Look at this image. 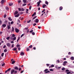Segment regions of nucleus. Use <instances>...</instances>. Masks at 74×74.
<instances>
[{
    "mask_svg": "<svg viewBox=\"0 0 74 74\" xmlns=\"http://www.w3.org/2000/svg\"><path fill=\"white\" fill-rule=\"evenodd\" d=\"M14 73V74H16V73H17V71H15V70H14V69H12L11 71V74H13Z\"/></svg>",
    "mask_w": 74,
    "mask_h": 74,
    "instance_id": "f257e3e1",
    "label": "nucleus"
},
{
    "mask_svg": "<svg viewBox=\"0 0 74 74\" xmlns=\"http://www.w3.org/2000/svg\"><path fill=\"white\" fill-rule=\"evenodd\" d=\"M15 30L16 33H18L19 32V30L18 28H15Z\"/></svg>",
    "mask_w": 74,
    "mask_h": 74,
    "instance_id": "f03ea898",
    "label": "nucleus"
},
{
    "mask_svg": "<svg viewBox=\"0 0 74 74\" xmlns=\"http://www.w3.org/2000/svg\"><path fill=\"white\" fill-rule=\"evenodd\" d=\"M4 2H5V1L4 0H2L1 1V3L2 4H3Z\"/></svg>",
    "mask_w": 74,
    "mask_h": 74,
    "instance_id": "7ed1b4c3",
    "label": "nucleus"
},
{
    "mask_svg": "<svg viewBox=\"0 0 74 74\" xmlns=\"http://www.w3.org/2000/svg\"><path fill=\"white\" fill-rule=\"evenodd\" d=\"M45 7H47L46 5L44 4L42 5V8H45Z\"/></svg>",
    "mask_w": 74,
    "mask_h": 74,
    "instance_id": "20e7f679",
    "label": "nucleus"
},
{
    "mask_svg": "<svg viewBox=\"0 0 74 74\" xmlns=\"http://www.w3.org/2000/svg\"><path fill=\"white\" fill-rule=\"evenodd\" d=\"M25 55V53H23V52H21L20 53V55L21 56H22L23 55Z\"/></svg>",
    "mask_w": 74,
    "mask_h": 74,
    "instance_id": "39448f33",
    "label": "nucleus"
},
{
    "mask_svg": "<svg viewBox=\"0 0 74 74\" xmlns=\"http://www.w3.org/2000/svg\"><path fill=\"white\" fill-rule=\"evenodd\" d=\"M38 21H39V20L37 18L35 20V22L36 23H38Z\"/></svg>",
    "mask_w": 74,
    "mask_h": 74,
    "instance_id": "423d86ee",
    "label": "nucleus"
},
{
    "mask_svg": "<svg viewBox=\"0 0 74 74\" xmlns=\"http://www.w3.org/2000/svg\"><path fill=\"white\" fill-rule=\"evenodd\" d=\"M70 59L71 60H74V58L72 56L70 58Z\"/></svg>",
    "mask_w": 74,
    "mask_h": 74,
    "instance_id": "0eeeda50",
    "label": "nucleus"
},
{
    "mask_svg": "<svg viewBox=\"0 0 74 74\" xmlns=\"http://www.w3.org/2000/svg\"><path fill=\"white\" fill-rule=\"evenodd\" d=\"M6 45L8 47H10V43H8Z\"/></svg>",
    "mask_w": 74,
    "mask_h": 74,
    "instance_id": "6e6552de",
    "label": "nucleus"
},
{
    "mask_svg": "<svg viewBox=\"0 0 74 74\" xmlns=\"http://www.w3.org/2000/svg\"><path fill=\"white\" fill-rule=\"evenodd\" d=\"M36 15V12H34V13L32 15V16H35Z\"/></svg>",
    "mask_w": 74,
    "mask_h": 74,
    "instance_id": "1a4fd4ad",
    "label": "nucleus"
},
{
    "mask_svg": "<svg viewBox=\"0 0 74 74\" xmlns=\"http://www.w3.org/2000/svg\"><path fill=\"white\" fill-rule=\"evenodd\" d=\"M37 4H38L37 6L38 7H40V2H37Z\"/></svg>",
    "mask_w": 74,
    "mask_h": 74,
    "instance_id": "9d476101",
    "label": "nucleus"
},
{
    "mask_svg": "<svg viewBox=\"0 0 74 74\" xmlns=\"http://www.w3.org/2000/svg\"><path fill=\"white\" fill-rule=\"evenodd\" d=\"M8 19H9V21H12V19L11 18V17H9L8 18Z\"/></svg>",
    "mask_w": 74,
    "mask_h": 74,
    "instance_id": "9b49d317",
    "label": "nucleus"
},
{
    "mask_svg": "<svg viewBox=\"0 0 74 74\" xmlns=\"http://www.w3.org/2000/svg\"><path fill=\"white\" fill-rule=\"evenodd\" d=\"M16 49H17V48H16V47H14V49H12V50H13V51H16Z\"/></svg>",
    "mask_w": 74,
    "mask_h": 74,
    "instance_id": "f8f14e48",
    "label": "nucleus"
},
{
    "mask_svg": "<svg viewBox=\"0 0 74 74\" xmlns=\"http://www.w3.org/2000/svg\"><path fill=\"white\" fill-rule=\"evenodd\" d=\"M62 9H63V7L61 6L60 7V11L62 10Z\"/></svg>",
    "mask_w": 74,
    "mask_h": 74,
    "instance_id": "ddd939ff",
    "label": "nucleus"
},
{
    "mask_svg": "<svg viewBox=\"0 0 74 74\" xmlns=\"http://www.w3.org/2000/svg\"><path fill=\"white\" fill-rule=\"evenodd\" d=\"M26 0H23V1L24 3V4H25V3H26Z\"/></svg>",
    "mask_w": 74,
    "mask_h": 74,
    "instance_id": "4468645a",
    "label": "nucleus"
},
{
    "mask_svg": "<svg viewBox=\"0 0 74 74\" xmlns=\"http://www.w3.org/2000/svg\"><path fill=\"white\" fill-rule=\"evenodd\" d=\"M18 13V12L17 11H15V12H14V15H16Z\"/></svg>",
    "mask_w": 74,
    "mask_h": 74,
    "instance_id": "2eb2a0df",
    "label": "nucleus"
},
{
    "mask_svg": "<svg viewBox=\"0 0 74 74\" xmlns=\"http://www.w3.org/2000/svg\"><path fill=\"white\" fill-rule=\"evenodd\" d=\"M36 18H37V16H35L34 17H33V18L32 19V20L33 21L34 19H36Z\"/></svg>",
    "mask_w": 74,
    "mask_h": 74,
    "instance_id": "dca6fc26",
    "label": "nucleus"
},
{
    "mask_svg": "<svg viewBox=\"0 0 74 74\" xmlns=\"http://www.w3.org/2000/svg\"><path fill=\"white\" fill-rule=\"evenodd\" d=\"M12 32H14V28L13 27H12Z\"/></svg>",
    "mask_w": 74,
    "mask_h": 74,
    "instance_id": "f3484780",
    "label": "nucleus"
},
{
    "mask_svg": "<svg viewBox=\"0 0 74 74\" xmlns=\"http://www.w3.org/2000/svg\"><path fill=\"white\" fill-rule=\"evenodd\" d=\"M10 6H11V5H13V3H10L9 4Z\"/></svg>",
    "mask_w": 74,
    "mask_h": 74,
    "instance_id": "a211bd4d",
    "label": "nucleus"
},
{
    "mask_svg": "<svg viewBox=\"0 0 74 74\" xmlns=\"http://www.w3.org/2000/svg\"><path fill=\"white\" fill-rule=\"evenodd\" d=\"M2 26L4 27H6V25L5 24H3Z\"/></svg>",
    "mask_w": 74,
    "mask_h": 74,
    "instance_id": "6ab92c4d",
    "label": "nucleus"
},
{
    "mask_svg": "<svg viewBox=\"0 0 74 74\" xmlns=\"http://www.w3.org/2000/svg\"><path fill=\"white\" fill-rule=\"evenodd\" d=\"M19 16V14H18L16 15L15 16V17H18Z\"/></svg>",
    "mask_w": 74,
    "mask_h": 74,
    "instance_id": "aec40b11",
    "label": "nucleus"
},
{
    "mask_svg": "<svg viewBox=\"0 0 74 74\" xmlns=\"http://www.w3.org/2000/svg\"><path fill=\"white\" fill-rule=\"evenodd\" d=\"M15 70H18V68L17 67H15Z\"/></svg>",
    "mask_w": 74,
    "mask_h": 74,
    "instance_id": "412c9836",
    "label": "nucleus"
},
{
    "mask_svg": "<svg viewBox=\"0 0 74 74\" xmlns=\"http://www.w3.org/2000/svg\"><path fill=\"white\" fill-rule=\"evenodd\" d=\"M16 39V37H14L13 38V41H15Z\"/></svg>",
    "mask_w": 74,
    "mask_h": 74,
    "instance_id": "4be33fe9",
    "label": "nucleus"
},
{
    "mask_svg": "<svg viewBox=\"0 0 74 74\" xmlns=\"http://www.w3.org/2000/svg\"><path fill=\"white\" fill-rule=\"evenodd\" d=\"M11 29V27H10V26H8V29L9 30V29Z\"/></svg>",
    "mask_w": 74,
    "mask_h": 74,
    "instance_id": "5701e85b",
    "label": "nucleus"
},
{
    "mask_svg": "<svg viewBox=\"0 0 74 74\" xmlns=\"http://www.w3.org/2000/svg\"><path fill=\"white\" fill-rule=\"evenodd\" d=\"M20 39V37H18V39L17 40V42H18V41H19V40Z\"/></svg>",
    "mask_w": 74,
    "mask_h": 74,
    "instance_id": "b1692460",
    "label": "nucleus"
},
{
    "mask_svg": "<svg viewBox=\"0 0 74 74\" xmlns=\"http://www.w3.org/2000/svg\"><path fill=\"white\" fill-rule=\"evenodd\" d=\"M15 63V61H13L12 62V64H14Z\"/></svg>",
    "mask_w": 74,
    "mask_h": 74,
    "instance_id": "393cba45",
    "label": "nucleus"
},
{
    "mask_svg": "<svg viewBox=\"0 0 74 74\" xmlns=\"http://www.w3.org/2000/svg\"><path fill=\"white\" fill-rule=\"evenodd\" d=\"M32 47H33V45H31L29 46V48H32Z\"/></svg>",
    "mask_w": 74,
    "mask_h": 74,
    "instance_id": "a878e982",
    "label": "nucleus"
},
{
    "mask_svg": "<svg viewBox=\"0 0 74 74\" xmlns=\"http://www.w3.org/2000/svg\"><path fill=\"white\" fill-rule=\"evenodd\" d=\"M21 11H25V9H23V8H21Z\"/></svg>",
    "mask_w": 74,
    "mask_h": 74,
    "instance_id": "bb28decb",
    "label": "nucleus"
},
{
    "mask_svg": "<svg viewBox=\"0 0 74 74\" xmlns=\"http://www.w3.org/2000/svg\"><path fill=\"white\" fill-rule=\"evenodd\" d=\"M10 70H11V68H10L8 69L7 70V71H10Z\"/></svg>",
    "mask_w": 74,
    "mask_h": 74,
    "instance_id": "cd10ccee",
    "label": "nucleus"
},
{
    "mask_svg": "<svg viewBox=\"0 0 74 74\" xmlns=\"http://www.w3.org/2000/svg\"><path fill=\"white\" fill-rule=\"evenodd\" d=\"M48 70V69H46L44 70L45 72H47Z\"/></svg>",
    "mask_w": 74,
    "mask_h": 74,
    "instance_id": "c85d7f7f",
    "label": "nucleus"
},
{
    "mask_svg": "<svg viewBox=\"0 0 74 74\" xmlns=\"http://www.w3.org/2000/svg\"><path fill=\"white\" fill-rule=\"evenodd\" d=\"M18 70L19 71H21L22 70V68H18Z\"/></svg>",
    "mask_w": 74,
    "mask_h": 74,
    "instance_id": "c756f323",
    "label": "nucleus"
},
{
    "mask_svg": "<svg viewBox=\"0 0 74 74\" xmlns=\"http://www.w3.org/2000/svg\"><path fill=\"white\" fill-rule=\"evenodd\" d=\"M25 5H26V3H25L24 4H23L22 5V6H23V7L24 6H25Z\"/></svg>",
    "mask_w": 74,
    "mask_h": 74,
    "instance_id": "7c9ffc66",
    "label": "nucleus"
},
{
    "mask_svg": "<svg viewBox=\"0 0 74 74\" xmlns=\"http://www.w3.org/2000/svg\"><path fill=\"white\" fill-rule=\"evenodd\" d=\"M4 53H3L1 54V56H2V57H3V56H4Z\"/></svg>",
    "mask_w": 74,
    "mask_h": 74,
    "instance_id": "2f4dec72",
    "label": "nucleus"
},
{
    "mask_svg": "<svg viewBox=\"0 0 74 74\" xmlns=\"http://www.w3.org/2000/svg\"><path fill=\"white\" fill-rule=\"evenodd\" d=\"M18 3H21V0H19L18 1Z\"/></svg>",
    "mask_w": 74,
    "mask_h": 74,
    "instance_id": "473e14b6",
    "label": "nucleus"
},
{
    "mask_svg": "<svg viewBox=\"0 0 74 74\" xmlns=\"http://www.w3.org/2000/svg\"><path fill=\"white\" fill-rule=\"evenodd\" d=\"M6 16H7V15H6V14H5L4 15V18H6Z\"/></svg>",
    "mask_w": 74,
    "mask_h": 74,
    "instance_id": "72a5a7b5",
    "label": "nucleus"
},
{
    "mask_svg": "<svg viewBox=\"0 0 74 74\" xmlns=\"http://www.w3.org/2000/svg\"><path fill=\"white\" fill-rule=\"evenodd\" d=\"M6 9L7 10H9V8H8V7H6Z\"/></svg>",
    "mask_w": 74,
    "mask_h": 74,
    "instance_id": "f704fd0d",
    "label": "nucleus"
},
{
    "mask_svg": "<svg viewBox=\"0 0 74 74\" xmlns=\"http://www.w3.org/2000/svg\"><path fill=\"white\" fill-rule=\"evenodd\" d=\"M45 4H47V5H48V2L47 1H46L45 2Z\"/></svg>",
    "mask_w": 74,
    "mask_h": 74,
    "instance_id": "c9c22d12",
    "label": "nucleus"
},
{
    "mask_svg": "<svg viewBox=\"0 0 74 74\" xmlns=\"http://www.w3.org/2000/svg\"><path fill=\"white\" fill-rule=\"evenodd\" d=\"M7 49H5L4 51V52H7Z\"/></svg>",
    "mask_w": 74,
    "mask_h": 74,
    "instance_id": "e433bc0d",
    "label": "nucleus"
},
{
    "mask_svg": "<svg viewBox=\"0 0 74 74\" xmlns=\"http://www.w3.org/2000/svg\"><path fill=\"white\" fill-rule=\"evenodd\" d=\"M50 73V71H48L45 72V73Z\"/></svg>",
    "mask_w": 74,
    "mask_h": 74,
    "instance_id": "4c0bfd02",
    "label": "nucleus"
},
{
    "mask_svg": "<svg viewBox=\"0 0 74 74\" xmlns=\"http://www.w3.org/2000/svg\"><path fill=\"white\" fill-rule=\"evenodd\" d=\"M10 36L7 37L6 38V39L8 40H9V38H10Z\"/></svg>",
    "mask_w": 74,
    "mask_h": 74,
    "instance_id": "58836bf2",
    "label": "nucleus"
},
{
    "mask_svg": "<svg viewBox=\"0 0 74 74\" xmlns=\"http://www.w3.org/2000/svg\"><path fill=\"white\" fill-rule=\"evenodd\" d=\"M55 67L54 65L52 64L51 66V67Z\"/></svg>",
    "mask_w": 74,
    "mask_h": 74,
    "instance_id": "ea45409f",
    "label": "nucleus"
},
{
    "mask_svg": "<svg viewBox=\"0 0 74 74\" xmlns=\"http://www.w3.org/2000/svg\"><path fill=\"white\" fill-rule=\"evenodd\" d=\"M12 37H15V34H13Z\"/></svg>",
    "mask_w": 74,
    "mask_h": 74,
    "instance_id": "a19ab883",
    "label": "nucleus"
},
{
    "mask_svg": "<svg viewBox=\"0 0 74 74\" xmlns=\"http://www.w3.org/2000/svg\"><path fill=\"white\" fill-rule=\"evenodd\" d=\"M16 47L17 48H18V47H20V45H17Z\"/></svg>",
    "mask_w": 74,
    "mask_h": 74,
    "instance_id": "79ce46f5",
    "label": "nucleus"
},
{
    "mask_svg": "<svg viewBox=\"0 0 74 74\" xmlns=\"http://www.w3.org/2000/svg\"><path fill=\"white\" fill-rule=\"evenodd\" d=\"M31 21V20H29V21H27V23H30V22Z\"/></svg>",
    "mask_w": 74,
    "mask_h": 74,
    "instance_id": "37998d69",
    "label": "nucleus"
},
{
    "mask_svg": "<svg viewBox=\"0 0 74 74\" xmlns=\"http://www.w3.org/2000/svg\"><path fill=\"white\" fill-rule=\"evenodd\" d=\"M32 34L33 35H35V33H34V32H32Z\"/></svg>",
    "mask_w": 74,
    "mask_h": 74,
    "instance_id": "c03bdc74",
    "label": "nucleus"
},
{
    "mask_svg": "<svg viewBox=\"0 0 74 74\" xmlns=\"http://www.w3.org/2000/svg\"><path fill=\"white\" fill-rule=\"evenodd\" d=\"M32 8V6H30L29 7V10H31V9Z\"/></svg>",
    "mask_w": 74,
    "mask_h": 74,
    "instance_id": "a18cd8bd",
    "label": "nucleus"
},
{
    "mask_svg": "<svg viewBox=\"0 0 74 74\" xmlns=\"http://www.w3.org/2000/svg\"><path fill=\"white\" fill-rule=\"evenodd\" d=\"M64 70H65V68L64 67L62 69V70L63 71H64Z\"/></svg>",
    "mask_w": 74,
    "mask_h": 74,
    "instance_id": "49530a36",
    "label": "nucleus"
},
{
    "mask_svg": "<svg viewBox=\"0 0 74 74\" xmlns=\"http://www.w3.org/2000/svg\"><path fill=\"white\" fill-rule=\"evenodd\" d=\"M18 11H21V9L20 8H18Z\"/></svg>",
    "mask_w": 74,
    "mask_h": 74,
    "instance_id": "de8ad7c7",
    "label": "nucleus"
},
{
    "mask_svg": "<svg viewBox=\"0 0 74 74\" xmlns=\"http://www.w3.org/2000/svg\"><path fill=\"white\" fill-rule=\"evenodd\" d=\"M63 63H67V62L65 61L63 62Z\"/></svg>",
    "mask_w": 74,
    "mask_h": 74,
    "instance_id": "09e8293b",
    "label": "nucleus"
},
{
    "mask_svg": "<svg viewBox=\"0 0 74 74\" xmlns=\"http://www.w3.org/2000/svg\"><path fill=\"white\" fill-rule=\"evenodd\" d=\"M18 23H20V22H21V21H20V20H19V19H18Z\"/></svg>",
    "mask_w": 74,
    "mask_h": 74,
    "instance_id": "8fccbe9b",
    "label": "nucleus"
},
{
    "mask_svg": "<svg viewBox=\"0 0 74 74\" xmlns=\"http://www.w3.org/2000/svg\"><path fill=\"white\" fill-rule=\"evenodd\" d=\"M69 69L66 70V72H69Z\"/></svg>",
    "mask_w": 74,
    "mask_h": 74,
    "instance_id": "3c124183",
    "label": "nucleus"
},
{
    "mask_svg": "<svg viewBox=\"0 0 74 74\" xmlns=\"http://www.w3.org/2000/svg\"><path fill=\"white\" fill-rule=\"evenodd\" d=\"M14 23V21H12L11 22V25H12Z\"/></svg>",
    "mask_w": 74,
    "mask_h": 74,
    "instance_id": "603ef678",
    "label": "nucleus"
},
{
    "mask_svg": "<svg viewBox=\"0 0 74 74\" xmlns=\"http://www.w3.org/2000/svg\"><path fill=\"white\" fill-rule=\"evenodd\" d=\"M64 66H66V63H63L62 64Z\"/></svg>",
    "mask_w": 74,
    "mask_h": 74,
    "instance_id": "864d4df0",
    "label": "nucleus"
},
{
    "mask_svg": "<svg viewBox=\"0 0 74 74\" xmlns=\"http://www.w3.org/2000/svg\"><path fill=\"white\" fill-rule=\"evenodd\" d=\"M45 11V9H43V10L42 11V12H44Z\"/></svg>",
    "mask_w": 74,
    "mask_h": 74,
    "instance_id": "5fc2aeb1",
    "label": "nucleus"
},
{
    "mask_svg": "<svg viewBox=\"0 0 74 74\" xmlns=\"http://www.w3.org/2000/svg\"><path fill=\"white\" fill-rule=\"evenodd\" d=\"M2 23V21H1V20H0V24L1 25Z\"/></svg>",
    "mask_w": 74,
    "mask_h": 74,
    "instance_id": "6e6d98bb",
    "label": "nucleus"
},
{
    "mask_svg": "<svg viewBox=\"0 0 74 74\" xmlns=\"http://www.w3.org/2000/svg\"><path fill=\"white\" fill-rule=\"evenodd\" d=\"M14 44H13L12 45V48H13V47H14Z\"/></svg>",
    "mask_w": 74,
    "mask_h": 74,
    "instance_id": "4d7b16f0",
    "label": "nucleus"
},
{
    "mask_svg": "<svg viewBox=\"0 0 74 74\" xmlns=\"http://www.w3.org/2000/svg\"><path fill=\"white\" fill-rule=\"evenodd\" d=\"M33 32V30H32L31 31H29V32L30 33H32V32Z\"/></svg>",
    "mask_w": 74,
    "mask_h": 74,
    "instance_id": "13d9d810",
    "label": "nucleus"
},
{
    "mask_svg": "<svg viewBox=\"0 0 74 74\" xmlns=\"http://www.w3.org/2000/svg\"><path fill=\"white\" fill-rule=\"evenodd\" d=\"M70 73H71V72H68L66 73V74H70Z\"/></svg>",
    "mask_w": 74,
    "mask_h": 74,
    "instance_id": "bf43d9fd",
    "label": "nucleus"
},
{
    "mask_svg": "<svg viewBox=\"0 0 74 74\" xmlns=\"http://www.w3.org/2000/svg\"><path fill=\"white\" fill-rule=\"evenodd\" d=\"M24 72V70L21 71V73H23V72Z\"/></svg>",
    "mask_w": 74,
    "mask_h": 74,
    "instance_id": "052dcab7",
    "label": "nucleus"
},
{
    "mask_svg": "<svg viewBox=\"0 0 74 74\" xmlns=\"http://www.w3.org/2000/svg\"><path fill=\"white\" fill-rule=\"evenodd\" d=\"M24 35V34H23L22 35H21V37H22Z\"/></svg>",
    "mask_w": 74,
    "mask_h": 74,
    "instance_id": "680f3d73",
    "label": "nucleus"
},
{
    "mask_svg": "<svg viewBox=\"0 0 74 74\" xmlns=\"http://www.w3.org/2000/svg\"><path fill=\"white\" fill-rule=\"evenodd\" d=\"M34 26H36V23H34L33 24Z\"/></svg>",
    "mask_w": 74,
    "mask_h": 74,
    "instance_id": "e2e57ef3",
    "label": "nucleus"
},
{
    "mask_svg": "<svg viewBox=\"0 0 74 74\" xmlns=\"http://www.w3.org/2000/svg\"><path fill=\"white\" fill-rule=\"evenodd\" d=\"M4 65H5V63H3V64H2V66H4Z\"/></svg>",
    "mask_w": 74,
    "mask_h": 74,
    "instance_id": "0e129e2a",
    "label": "nucleus"
},
{
    "mask_svg": "<svg viewBox=\"0 0 74 74\" xmlns=\"http://www.w3.org/2000/svg\"><path fill=\"white\" fill-rule=\"evenodd\" d=\"M7 20H5V23H6V24H7Z\"/></svg>",
    "mask_w": 74,
    "mask_h": 74,
    "instance_id": "69168bd1",
    "label": "nucleus"
},
{
    "mask_svg": "<svg viewBox=\"0 0 74 74\" xmlns=\"http://www.w3.org/2000/svg\"><path fill=\"white\" fill-rule=\"evenodd\" d=\"M27 51H29V49H28V48H27Z\"/></svg>",
    "mask_w": 74,
    "mask_h": 74,
    "instance_id": "338daca9",
    "label": "nucleus"
},
{
    "mask_svg": "<svg viewBox=\"0 0 74 74\" xmlns=\"http://www.w3.org/2000/svg\"><path fill=\"white\" fill-rule=\"evenodd\" d=\"M71 52H69L68 53V55H71Z\"/></svg>",
    "mask_w": 74,
    "mask_h": 74,
    "instance_id": "774afa93",
    "label": "nucleus"
}]
</instances>
